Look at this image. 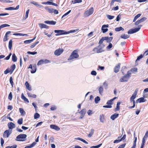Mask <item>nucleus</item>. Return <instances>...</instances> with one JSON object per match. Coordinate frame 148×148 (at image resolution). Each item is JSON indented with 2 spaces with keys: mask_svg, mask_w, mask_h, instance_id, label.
I'll list each match as a JSON object with an SVG mask.
<instances>
[{
  "mask_svg": "<svg viewBox=\"0 0 148 148\" xmlns=\"http://www.w3.org/2000/svg\"><path fill=\"white\" fill-rule=\"evenodd\" d=\"M121 103L119 102H118L117 103L116 106V110H118L120 109L119 105Z\"/></svg>",
  "mask_w": 148,
  "mask_h": 148,
  "instance_id": "37",
  "label": "nucleus"
},
{
  "mask_svg": "<svg viewBox=\"0 0 148 148\" xmlns=\"http://www.w3.org/2000/svg\"><path fill=\"white\" fill-rule=\"evenodd\" d=\"M138 91V89H136L134 91V92L132 95V96L131 97L130 99V102H133V106H132L130 107V108H133L134 107L135 105V102L134 100V99L136 98Z\"/></svg>",
  "mask_w": 148,
  "mask_h": 148,
  "instance_id": "2",
  "label": "nucleus"
},
{
  "mask_svg": "<svg viewBox=\"0 0 148 148\" xmlns=\"http://www.w3.org/2000/svg\"><path fill=\"white\" fill-rule=\"evenodd\" d=\"M99 47H95L93 49L92 51L95 53H101L103 51L101 48H99Z\"/></svg>",
  "mask_w": 148,
  "mask_h": 148,
  "instance_id": "9",
  "label": "nucleus"
},
{
  "mask_svg": "<svg viewBox=\"0 0 148 148\" xmlns=\"http://www.w3.org/2000/svg\"><path fill=\"white\" fill-rule=\"evenodd\" d=\"M19 110L21 115H24L25 114V112L24 110L22 108H19Z\"/></svg>",
  "mask_w": 148,
  "mask_h": 148,
  "instance_id": "28",
  "label": "nucleus"
},
{
  "mask_svg": "<svg viewBox=\"0 0 148 148\" xmlns=\"http://www.w3.org/2000/svg\"><path fill=\"white\" fill-rule=\"evenodd\" d=\"M8 99L11 100L12 99V92H10L8 96Z\"/></svg>",
  "mask_w": 148,
  "mask_h": 148,
  "instance_id": "57",
  "label": "nucleus"
},
{
  "mask_svg": "<svg viewBox=\"0 0 148 148\" xmlns=\"http://www.w3.org/2000/svg\"><path fill=\"white\" fill-rule=\"evenodd\" d=\"M50 62L47 59H42L39 61L37 64L38 65H40L43 64H47Z\"/></svg>",
  "mask_w": 148,
  "mask_h": 148,
  "instance_id": "8",
  "label": "nucleus"
},
{
  "mask_svg": "<svg viewBox=\"0 0 148 148\" xmlns=\"http://www.w3.org/2000/svg\"><path fill=\"white\" fill-rule=\"evenodd\" d=\"M38 43H39L38 41L36 42H35V43L33 44V45H32L30 46V48H33L34 47H35V46L37 44H38Z\"/></svg>",
  "mask_w": 148,
  "mask_h": 148,
  "instance_id": "49",
  "label": "nucleus"
},
{
  "mask_svg": "<svg viewBox=\"0 0 148 148\" xmlns=\"http://www.w3.org/2000/svg\"><path fill=\"white\" fill-rule=\"evenodd\" d=\"M5 9L7 10H13L14 9V8L13 7H10L6 8Z\"/></svg>",
  "mask_w": 148,
  "mask_h": 148,
  "instance_id": "53",
  "label": "nucleus"
},
{
  "mask_svg": "<svg viewBox=\"0 0 148 148\" xmlns=\"http://www.w3.org/2000/svg\"><path fill=\"white\" fill-rule=\"evenodd\" d=\"M63 51L62 49H59L56 50L54 52V54L57 56L60 55Z\"/></svg>",
  "mask_w": 148,
  "mask_h": 148,
  "instance_id": "11",
  "label": "nucleus"
},
{
  "mask_svg": "<svg viewBox=\"0 0 148 148\" xmlns=\"http://www.w3.org/2000/svg\"><path fill=\"white\" fill-rule=\"evenodd\" d=\"M142 26V25H139L138 26V28L133 29H131L129 30L128 31L127 33L128 34H131L136 32L140 30Z\"/></svg>",
  "mask_w": 148,
  "mask_h": 148,
  "instance_id": "6",
  "label": "nucleus"
},
{
  "mask_svg": "<svg viewBox=\"0 0 148 148\" xmlns=\"http://www.w3.org/2000/svg\"><path fill=\"white\" fill-rule=\"evenodd\" d=\"M94 112L91 110H89L87 111V113L89 116H91L92 114H93Z\"/></svg>",
  "mask_w": 148,
  "mask_h": 148,
  "instance_id": "46",
  "label": "nucleus"
},
{
  "mask_svg": "<svg viewBox=\"0 0 148 148\" xmlns=\"http://www.w3.org/2000/svg\"><path fill=\"white\" fill-rule=\"evenodd\" d=\"M32 41L31 40H26L24 41V42L25 44H29L32 42Z\"/></svg>",
  "mask_w": 148,
  "mask_h": 148,
  "instance_id": "56",
  "label": "nucleus"
},
{
  "mask_svg": "<svg viewBox=\"0 0 148 148\" xmlns=\"http://www.w3.org/2000/svg\"><path fill=\"white\" fill-rule=\"evenodd\" d=\"M113 39V37H109L108 36H106L102 37L99 40L98 44L100 45L102 44L104 40H106L107 42H111Z\"/></svg>",
  "mask_w": 148,
  "mask_h": 148,
  "instance_id": "3",
  "label": "nucleus"
},
{
  "mask_svg": "<svg viewBox=\"0 0 148 148\" xmlns=\"http://www.w3.org/2000/svg\"><path fill=\"white\" fill-rule=\"evenodd\" d=\"M121 64L119 63L114 68V72L116 73H117L119 70Z\"/></svg>",
  "mask_w": 148,
  "mask_h": 148,
  "instance_id": "16",
  "label": "nucleus"
},
{
  "mask_svg": "<svg viewBox=\"0 0 148 148\" xmlns=\"http://www.w3.org/2000/svg\"><path fill=\"white\" fill-rule=\"evenodd\" d=\"M27 135L25 134H21L18 135L16 138V140L17 141H24Z\"/></svg>",
  "mask_w": 148,
  "mask_h": 148,
  "instance_id": "4",
  "label": "nucleus"
},
{
  "mask_svg": "<svg viewBox=\"0 0 148 148\" xmlns=\"http://www.w3.org/2000/svg\"><path fill=\"white\" fill-rule=\"evenodd\" d=\"M100 98L98 97L97 96L95 98V101L96 103H98V101L100 100Z\"/></svg>",
  "mask_w": 148,
  "mask_h": 148,
  "instance_id": "39",
  "label": "nucleus"
},
{
  "mask_svg": "<svg viewBox=\"0 0 148 148\" xmlns=\"http://www.w3.org/2000/svg\"><path fill=\"white\" fill-rule=\"evenodd\" d=\"M23 120L22 118H21L18 119L17 121L18 123L19 124L21 125L23 123Z\"/></svg>",
  "mask_w": 148,
  "mask_h": 148,
  "instance_id": "40",
  "label": "nucleus"
},
{
  "mask_svg": "<svg viewBox=\"0 0 148 148\" xmlns=\"http://www.w3.org/2000/svg\"><path fill=\"white\" fill-rule=\"evenodd\" d=\"M21 98L25 102L29 103V101L28 100L24 95L23 93H22L21 95Z\"/></svg>",
  "mask_w": 148,
  "mask_h": 148,
  "instance_id": "21",
  "label": "nucleus"
},
{
  "mask_svg": "<svg viewBox=\"0 0 148 148\" xmlns=\"http://www.w3.org/2000/svg\"><path fill=\"white\" fill-rule=\"evenodd\" d=\"M11 133L9 130H6L4 132L3 136L4 138H8Z\"/></svg>",
  "mask_w": 148,
  "mask_h": 148,
  "instance_id": "12",
  "label": "nucleus"
},
{
  "mask_svg": "<svg viewBox=\"0 0 148 148\" xmlns=\"http://www.w3.org/2000/svg\"><path fill=\"white\" fill-rule=\"evenodd\" d=\"M119 114L117 113H115L114 114L110 116V118L112 120H114L116 118H117L119 116Z\"/></svg>",
  "mask_w": 148,
  "mask_h": 148,
  "instance_id": "19",
  "label": "nucleus"
},
{
  "mask_svg": "<svg viewBox=\"0 0 148 148\" xmlns=\"http://www.w3.org/2000/svg\"><path fill=\"white\" fill-rule=\"evenodd\" d=\"M146 100L143 97H141L138 99L136 101V102L138 103H141V102H143L145 101Z\"/></svg>",
  "mask_w": 148,
  "mask_h": 148,
  "instance_id": "20",
  "label": "nucleus"
},
{
  "mask_svg": "<svg viewBox=\"0 0 148 148\" xmlns=\"http://www.w3.org/2000/svg\"><path fill=\"white\" fill-rule=\"evenodd\" d=\"M103 85L104 86V88L105 89H106L107 88V87L108 86V84L106 82H103Z\"/></svg>",
  "mask_w": 148,
  "mask_h": 148,
  "instance_id": "44",
  "label": "nucleus"
},
{
  "mask_svg": "<svg viewBox=\"0 0 148 148\" xmlns=\"http://www.w3.org/2000/svg\"><path fill=\"white\" fill-rule=\"evenodd\" d=\"M40 116V114L38 113H36L34 115V119H37L39 118Z\"/></svg>",
  "mask_w": 148,
  "mask_h": 148,
  "instance_id": "42",
  "label": "nucleus"
},
{
  "mask_svg": "<svg viewBox=\"0 0 148 148\" xmlns=\"http://www.w3.org/2000/svg\"><path fill=\"white\" fill-rule=\"evenodd\" d=\"M17 58L15 54H13L12 56V60L14 62H16L17 61Z\"/></svg>",
  "mask_w": 148,
  "mask_h": 148,
  "instance_id": "29",
  "label": "nucleus"
},
{
  "mask_svg": "<svg viewBox=\"0 0 148 148\" xmlns=\"http://www.w3.org/2000/svg\"><path fill=\"white\" fill-rule=\"evenodd\" d=\"M25 85L26 86V88L29 90H31V88L30 86H29V84L27 82H26L25 83Z\"/></svg>",
  "mask_w": 148,
  "mask_h": 148,
  "instance_id": "30",
  "label": "nucleus"
},
{
  "mask_svg": "<svg viewBox=\"0 0 148 148\" xmlns=\"http://www.w3.org/2000/svg\"><path fill=\"white\" fill-rule=\"evenodd\" d=\"M148 137V130L147 131L144 137L146 139Z\"/></svg>",
  "mask_w": 148,
  "mask_h": 148,
  "instance_id": "64",
  "label": "nucleus"
},
{
  "mask_svg": "<svg viewBox=\"0 0 148 148\" xmlns=\"http://www.w3.org/2000/svg\"><path fill=\"white\" fill-rule=\"evenodd\" d=\"M107 17L109 19L111 20L113 19L114 18V16L108 15H107Z\"/></svg>",
  "mask_w": 148,
  "mask_h": 148,
  "instance_id": "52",
  "label": "nucleus"
},
{
  "mask_svg": "<svg viewBox=\"0 0 148 148\" xmlns=\"http://www.w3.org/2000/svg\"><path fill=\"white\" fill-rule=\"evenodd\" d=\"M120 37L122 38L126 39L129 38L130 36L124 34L121 35Z\"/></svg>",
  "mask_w": 148,
  "mask_h": 148,
  "instance_id": "22",
  "label": "nucleus"
},
{
  "mask_svg": "<svg viewBox=\"0 0 148 148\" xmlns=\"http://www.w3.org/2000/svg\"><path fill=\"white\" fill-rule=\"evenodd\" d=\"M12 40H10L9 41L8 45V47L9 49L11 50L12 48Z\"/></svg>",
  "mask_w": 148,
  "mask_h": 148,
  "instance_id": "36",
  "label": "nucleus"
},
{
  "mask_svg": "<svg viewBox=\"0 0 148 148\" xmlns=\"http://www.w3.org/2000/svg\"><path fill=\"white\" fill-rule=\"evenodd\" d=\"M141 15V14H139L136 15L134 18L133 21L134 22H135L137 19H138L139 17Z\"/></svg>",
  "mask_w": 148,
  "mask_h": 148,
  "instance_id": "35",
  "label": "nucleus"
},
{
  "mask_svg": "<svg viewBox=\"0 0 148 148\" xmlns=\"http://www.w3.org/2000/svg\"><path fill=\"white\" fill-rule=\"evenodd\" d=\"M36 143L35 142H34L30 145L26 146L25 147V148H31L34 146L36 144Z\"/></svg>",
  "mask_w": 148,
  "mask_h": 148,
  "instance_id": "24",
  "label": "nucleus"
},
{
  "mask_svg": "<svg viewBox=\"0 0 148 148\" xmlns=\"http://www.w3.org/2000/svg\"><path fill=\"white\" fill-rule=\"evenodd\" d=\"M82 2V0H74L73 3L75 4L77 3H79L81 2Z\"/></svg>",
  "mask_w": 148,
  "mask_h": 148,
  "instance_id": "58",
  "label": "nucleus"
},
{
  "mask_svg": "<svg viewBox=\"0 0 148 148\" xmlns=\"http://www.w3.org/2000/svg\"><path fill=\"white\" fill-rule=\"evenodd\" d=\"M113 101L112 100V99H110V100H109L108 101L107 103V104L108 105H111L112 104H113Z\"/></svg>",
  "mask_w": 148,
  "mask_h": 148,
  "instance_id": "47",
  "label": "nucleus"
},
{
  "mask_svg": "<svg viewBox=\"0 0 148 148\" xmlns=\"http://www.w3.org/2000/svg\"><path fill=\"white\" fill-rule=\"evenodd\" d=\"M112 107V106L111 105H109L106 106H103V107L104 108H111Z\"/></svg>",
  "mask_w": 148,
  "mask_h": 148,
  "instance_id": "62",
  "label": "nucleus"
},
{
  "mask_svg": "<svg viewBox=\"0 0 148 148\" xmlns=\"http://www.w3.org/2000/svg\"><path fill=\"white\" fill-rule=\"evenodd\" d=\"M16 67V65L15 64H13L11 66V69H10L11 71V74L12 73L13 71L15 69Z\"/></svg>",
  "mask_w": 148,
  "mask_h": 148,
  "instance_id": "31",
  "label": "nucleus"
},
{
  "mask_svg": "<svg viewBox=\"0 0 148 148\" xmlns=\"http://www.w3.org/2000/svg\"><path fill=\"white\" fill-rule=\"evenodd\" d=\"M126 145V144L124 143L120 145L118 148H124Z\"/></svg>",
  "mask_w": 148,
  "mask_h": 148,
  "instance_id": "59",
  "label": "nucleus"
},
{
  "mask_svg": "<svg viewBox=\"0 0 148 148\" xmlns=\"http://www.w3.org/2000/svg\"><path fill=\"white\" fill-rule=\"evenodd\" d=\"M128 77L125 75L120 79L119 81L120 82H126L128 81Z\"/></svg>",
  "mask_w": 148,
  "mask_h": 148,
  "instance_id": "14",
  "label": "nucleus"
},
{
  "mask_svg": "<svg viewBox=\"0 0 148 148\" xmlns=\"http://www.w3.org/2000/svg\"><path fill=\"white\" fill-rule=\"evenodd\" d=\"M50 24L51 25H54L56 23V21H50Z\"/></svg>",
  "mask_w": 148,
  "mask_h": 148,
  "instance_id": "63",
  "label": "nucleus"
},
{
  "mask_svg": "<svg viewBox=\"0 0 148 148\" xmlns=\"http://www.w3.org/2000/svg\"><path fill=\"white\" fill-rule=\"evenodd\" d=\"M99 120L101 122L103 123L105 121L104 116L102 114L100 115Z\"/></svg>",
  "mask_w": 148,
  "mask_h": 148,
  "instance_id": "18",
  "label": "nucleus"
},
{
  "mask_svg": "<svg viewBox=\"0 0 148 148\" xmlns=\"http://www.w3.org/2000/svg\"><path fill=\"white\" fill-rule=\"evenodd\" d=\"M27 95L28 96L31 97H32L34 98H36V95L35 94H32L29 92H27Z\"/></svg>",
  "mask_w": 148,
  "mask_h": 148,
  "instance_id": "26",
  "label": "nucleus"
},
{
  "mask_svg": "<svg viewBox=\"0 0 148 148\" xmlns=\"http://www.w3.org/2000/svg\"><path fill=\"white\" fill-rule=\"evenodd\" d=\"M102 145V144H100L97 146H93L90 147V148H98L99 147Z\"/></svg>",
  "mask_w": 148,
  "mask_h": 148,
  "instance_id": "48",
  "label": "nucleus"
},
{
  "mask_svg": "<svg viewBox=\"0 0 148 148\" xmlns=\"http://www.w3.org/2000/svg\"><path fill=\"white\" fill-rule=\"evenodd\" d=\"M99 92L100 94L101 95L103 90V88L102 86H100L98 89Z\"/></svg>",
  "mask_w": 148,
  "mask_h": 148,
  "instance_id": "33",
  "label": "nucleus"
},
{
  "mask_svg": "<svg viewBox=\"0 0 148 148\" xmlns=\"http://www.w3.org/2000/svg\"><path fill=\"white\" fill-rule=\"evenodd\" d=\"M8 126L10 129H12L15 127V126L14 124L12 122H10L8 124Z\"/></svg>",
  "mask_w": 148,
  "mask_h": 148,
  "instance_id": "17",
  "label": "nucleus"
},
{
  "mask_svg": "<svg viewBox=\"0 0 148 148\" xmlns=\"http://www.w3.org/2000/svg\"><path fill=\"white\" fill-rule=\"evenodd\" d=\"M39 25L41 29L43 28H47V26L46 25L43 23H39Z\"/></svg>",
  "mask_w": 148,
  "mask_h": 148,
  "instance_id": "25",
  "label": "nucleus"
},
{
  "mask_svg": "<svg viewBox=\"0 0 148 148\" xmlns=\"http://www.w3.org/2000/svg\"><path fill=\"white\" fill-rule=\"evenodd\" d=\"M112 47V45L110 42H109V44L106 47V48L107 49H110Z\"/></svg>",
  "mask_w": 148,
  "mask_h": 148,
  "instance_id": "43",
  "label": "nucleus"
},
{
  "mask_svg": "<svg viewBox=\"0 0 148 148\" xmlns=\"http://www.w3.org/2000/svg\"><path fill=\"white\" fill-rule=\"evenodd\" d=\"M143 57V55L141 54L139 56L137 57V58L136 61V63L137 61L139 60L140 59Z\"/></svg>",
  "mask_w": 148,
  "mask_h": 148,
  "instance_id": "50",
  "label": "nucleus"
},
{
  "mask_svg": "<svg viewBox=\"0 0 148 148\" xmlns=\"http://www.w3.org/2000/svg\"><path fill=\"white\" fill-rule=\"evenodd\" d=\"M29 9L28 10L26 11V13H25V16L23 18L24 20H25L28 17V14H29Z\"/></svg>",
  "mask_w": 148,
  "mask_h": 148,
  "instance_id": "32",
  "label": "nucleus"
},
{
  "mask_svg": "<svg viewBox=\"0 0 148 148\" xmlns=\"http://www.w3.org/2000/svg\"><path fill=\"white\" fill-rule=\"evenodd\" d=\"M130 71L133 73L137 72V69L135 67L133 68L130 70Z\"/></svg>",
  "mask_w": 148,
  "mask_h": 148,
  "instance_id": "38",
  "label": "nucleus"
},
{
  "mask_svg": "<svg viewBox=\"0 0 148 148\" xmlns=\"http://www.w3.org/2000/svg\"><path fill=\"white\" fill-rule=\"evenodd\" d=\"M50 127L51 128L54 129L56 131H59L60 130L59 127L56 125H51Z\"/></svg>",
  "mask_w": 148,
  "mask_h": 148,
  "instance_id": "15",
  "label": "nucleus"
},
{
  "mask_svg": "<svg viewBox=\"0 0 148 148\" xmlns=\"http://www.w3.org/2000/svg\"><path fill=\"white\" fill-rule=\"evenodd\" d=\"M10 83L12 85V87H13V81L12 78V77H11L10 79Z\"/></svg>",
  "mask_w": 148,
  "mask_h": 148,
  "instance_id": "55",
  "label": "nucleus"
},
{
  "mask_svg": "<svg viewBox=\"0 0 148 148\" xmlns=\"http://www.w3.org/2000/svg\"><path fill=\"white\" fill-rule=\"evenodd\" d=\"M76 51H74L71 53L68 60H71L75 58H77L79 57L78 54L75 53Z\"/></svg>",
  "mask_w": 148,
  "mask_h": 148,
  "instance_id": "7",
  "label": "nucleus"
},
{
  "mask_svg": "<svg viewBox=\"0 0 148 148\" xmlns=\"http://www.w3.org/2000/svg\"><path fill=\"white\" fill-rule=\"evenodd\" d=\"M115 30L116 32H119L121 31H123L124 29L121 27H117L115 28Z\"/></svg>",
  "mask_w": 148,
  "mask_h": 148,
  "instance_id": "27",
  "label": "nucleus"
},
{
  "mask_svg": "<svg viewBox=\"0 0 148 148\" xmlns=\"http://www.w3.org/2000/svg\"><path fill=\"white\" fill-rule=\"evenodd\" d=\"M10 26V25L8 24H5L1 25V26H0V27H1V28H2L4 27H9Z\"/></svg>",
  "mask_w": 148,
  "mask_h": 148,
  "instance_id": "45",
  "label": "nucleus"
},
{
  "mask_svg": "<svg viewBox=\"0 0 148 148\" xmlns=\"http://www.w3.org/2000/svg\"><path fill=\"white\" fill-rule=\"evenodd\" d=\"M75 140H81L83 142H84V143L86 144H87L88 143L87 141H86L85 140L83 139L82 138H79V137L75 138Z\"/></svg>",
  "mask_w": 148,
  "mask_h": 148,
  "instance_id": "23",
  "label": "nucleus"
},
{
  "mask_svg": "<svg viewBox=\"0 0 148 148\" xmlns=\"http://www.w3.org/2000/svg\"><path fill=\"white\" fill-rule=\"evenodd\" d=\"M94 12V9L93 7H91L85 12L84 15L85 17H88L92 14Z\"/></svg>",
  "mask_w": 148,
  "mask_h": 148,
  "instance_id": "5",
  "label": "nucleus"
},
{
  "mask_svg": "<svg viewBox=\"0 0 148 148\" xmlns=\"http://www.w3.org/2000/svg\"><path fill=\"white\" fill-rule=\"evenodd\" d=\"M79 30V29H76L72 30L68 32H66L64 30H54V32L56 33H57L55 35L58 36L63 34H68L71 33H75Z\"/></svg>",
  "mask_w": 148,
  "mask_h": 148,
  "instance_id": "1",
  "label": "nucleus"
},
{
  "mask_svg": "<svg viewBox=\"0 0 148 148\" xmlns=\"http://www.w3.org/2000/svg\"><path fill=\"white\" fill-rule=\"evenodd\" d=\"M10 72L11 73V71L10 70V69L8 68L5 71H4V73L5 74H7Z\"/></svg>",
  "mask_w": 148,
  "mask_h": 148,
  "instance_id": "41",
  "label": "nucleus"
},
{
  "mask_svg": "<svg viewBox=\"0 0 148 148\" xmlns=\"http://www.w3.org/2000/svg\"><path fill=\"white\" fill-rule=\"evenodd\" d=\"M86 112V109H84L82 110L79 113L80 114L81 116L79 117V118L81 119H82L84 116Z\"/></svg>",
  "mask_w": 148,
  "mask_h": 148,
  "instance_id": "13",
  "label": "nucleus"
},
{
  "mask_svg": "<svg viewBox=\"0 0 148 148\" xmlns=\"http://www.w3.org/2000/svg\"><path fill=\"white\" fill-rule=\"evenodd\" d=\"M27 53L28 54H30L31 55H34L37 54V53L36 52H31L30 51H28Z\"/></svg>",
  "mask_w": 148,
  "mask_h": 148,
  "instance_id": "51",
  "label": "nucleus"
},
{
  "mask_svg": "<svg viewBox=\"0 0 148 148\" xmlns=\"http://www.w3.org/2000/svg\"><path fill=\"white\" fill-rule=\"evenodd\" d=\"M53 8H50L48 12L50 14H52L53 13Z\"/></svg>",
  "mask_w": 148,
  "mask_h": 148,
  "instance_id": "60",
  "label": "nucleus"
},
{
  "mask_svg": "<svg viewBox=\"0 0 148 148\" xmlns=\"http://www.w3.org/2000/svg\"><path fill=\"white\" fill-rule=\"evenodd\" d=\"M56 107L55 106H53L51 108V110H54L56 109Z\"/></svg>",
  "mask_w": 148,
  "mask_h": 148,
  "instance_id": "61",
  "label": "nucleus"
},
{
  "mask_svg": "<svg viewBox=\"0 0 148 148\" xmlns=\"http://www.w3.org/2000/svg\"><path fill=\"white\" fill-rule=\"evenodd\" d=\"M94 130L93 129H92L90 130V133L88 134V137H91L94 133Z\"/></svg>",
  "mask_w": 148,
  "mask_h": 148,
  "instance_id": "34",
  "label": "nucleus"
},
{
  "mask_svg": "<svg viewBox=\"0 0 148 148\" xmlns=\"http://www.w3.org/2000/svg\"><path fill=\"white\" fill-rule=\"evenodd\" d=\"M109 25H103L102 27L101 30L102 31V32L103 33H105L107 32L108 29L107 28L108 27Z\"/></svg>",
  "mask_w": 148,
  "mask_h": 148,
  "instance_id": "10",
  "label": "nucleus"
},
{
  "mask_svg": "<svg viewBox=\"0 0 148 148\" xmlns=\"http://www.w3.org/2000/svg\"><path fill=\"white\" fill-rule=\"evenodd\" d=\"M131 71H130V70L128 71L127 73L125 75V76H126L127 77H128V78H129L130 77V75L131 74Z\"/></svg>",
  "mask_w": 148,
  "mask_h": 148,
  "instance_id": "54",
  "label": "nucleus"
}]
</instances>
